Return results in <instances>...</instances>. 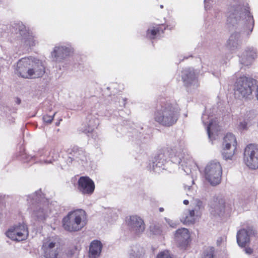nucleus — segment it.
<instances>
[{"mask_svg": "<svg viewBox=\"0 0 258 258\" xmlns=\"http://www.w3.org/2000/svg\"><path fill=\"white\" fill-rule=\"evenodd\" d=\"M179 109L176 103L162 102L154 114L155 121L161 125L170 127L175 124L178 119Z\"/></svg>", "mask_w": 258, "mask_h": 258, "instance_id": "f257e3e1", "label": "nucleus"}, {"mask_svg": "<svg viewBox=\"0 0 258 258\" xmlns=\"http://www.w3.org/2000/svg\"><path fill=\"white\" fill-rule=\"evenodd\" d=\"M16 71L19 76L23 78L36 79L44 74L45 67L41 61L24 57L18 61Z\"/></svg>", "mask_w": 258, "mask_h": 258, "instance_id": "f03ea898", "label": "nucleus"}, {"mask_svg": "<svg viewBox=\"0 0 258 258\" xmlns=\"http://www.w3.org/2000/svg\"><path fill=\"white\" fill-rule=\"evenodd\" d=\"M87 215L85 210L77 209L69 212L62 219L63 228L70 232L82 230L87 224Z\"/></svg>", "mask_w": 258, "mask_h": 258, "instance_id": "7ed1b4c3", "label": "nucleus"}, {"mask_svg": "<svg viewBox=\"0 0 258 258\" xmlns=\"http://www.w3.org/2000/svg\"><path fill=\"white\" fill-rule=\"evenodd\" d=\"M222 168L220 163L212 161L208 163L205 169V178L211 184L216 185L221 180Z\"/></svg>", "mask_w": 258, "mask_h": 258, "instance_id": "20e7f679", "label": "nucleus"}, {"mask_svg": "<svg viewBox=\"0 0 258 258\" xmlns=\"http://www.w3.org/2000/svg\"><path fill=\"white\" fill-rule=\"evenodd\" d=\"M237 142L232 133H227L224 136L222 145V154L226 159L231 160L237 152Z\"/></svg>", "mask_w": 258, "mask_h": 258, "instance_id": "39448f33", "label": "nucleus"}, {"mask_svg": "<svg viewBox=\"0 0 258 258\" xmlns=\"http://www.w3.org/2000/svg\"><path fill=\"white\" fill-rule=\"evenodd\" d=\"M255 84V80L253 79L245 76L240 77L235 83L234 90L242 97H247L251 95Z\"/></svg>", "mask_w": 258, "mask_h": 258, "instance_id": "423d86ee", "label": "nucleus"}, {"mask_svg": "<svg viewBox=\"0 0 258 258\" xmlns=\"http://www.w3.org/2000/svg\"><path fill=\"white\" fill-rule=\"evenodd\" d=\"M244 162L251 169L258 168V145L250 144L245 147Z\"/></svg>", "mask_w": 258, "mask_h": 258, "instance_id": "0eeeda50", "label": "nucleus"}, {"mask_svg": "<svg viewBox=\"0 0 258 258\" xmlns=\"http://www.w3.org/2000/svg\"><path fill=\"white\" fill-rule=\"evenodd\" d=\"M6 235L13 240L20 241L27 239L29 231L25 224L19 223L10 228L6 232Z\"/></svg>", "mask_w": 258, "mask_h": 258, "instance_id": "6e6552de", "label": "nucleus"}, {"mask_svg": "<svg viewBox=\"0 0 258 258\" xmlns=\"http://www.w3.org/2000/svg\"><path fill=\"white\" fill-rule=\"evenodd\" d=\"M78 188L84 195H91L95 189L94 181L88 176H81L78 181Z\"/></svg>", "mask_w": 258, "mask_h": 258, "instance_id": "1a4fd4ad", "label": "nucleus"}, {"mask_svg": "<svg viewBox=\"0 0 258 258\" xmlns=\"http://www.w3.org/2000/svg\"><path fill=\"white\" fill-rule=\"evenodd\" d=\"M176 240L178 243V247L185 248L190 242V234L186 228L177 229L174 234Z\"/></svg>", "mask_w": 258, "mask_h": 258, "instance_id": "9d476101", "label": "nucleus"}, {"mask_svg": "<svg viewBox=\"0 0 258 258\" xmlns=\"http://www.w3.org/2000/svg\"><path fill=\"white\" fill-rule=\"evenodd\" d=\"M165 24H154L149 28L146 31V37L153 40L164 34L165 30L166 29Z\"/></svg>", "mask_w": 258, "mask_h": 258, "instance_id": "9b49d317", "label": "nucleus"}, {"mask_svg": "<svg viewBox=\"0 0 258 258\" xmlns=\"http://www.w3.org/2000/svg\"><path fill=\"white\" fill-rule=\"evenodd\" d=\"M128 225L137 235L143 232L145 229V224L143 220L136 215L130 217Z\"/></svg>", "mask_w": 258, "mask_h": 258, "instance_id": "f8f14e48", "label": "nucleus"}, {"mask_svg": "<svg viewBox=\"0 0 258 258\" xmlns=\"http://www.w3.org/2000/svg\"><path fill=\"white\" fill-rule=\"evenodd\" d=\"M226 206L225 200L222 198H217L212 203L210 211L214 215H221L228 208Z\"/></svg>", "mask_w": 258, "mask_h": 258, "instance_id": "ddd939ff", "label": "nucleus"}, {"mask_svg": "<svg viewBox=\"0 0 258 258\" xmlns=\"http://www.w3.org/2000/svg\"><path fill=\"white\" fill-rule=\"evenodd\" d=\"M102 245L101 242L97 240L92 241L89 246V258H98L101 253Z\"/></svg>", "mask_w": 258, "mask_h": 258, "instance_id": "4468645a", "label": "nucleus"}, {"mask_svg": "<svg viewBox=\"0 0 258 258\" xmlns=\"http://www.w3.org/2000/svg\"><path fill=\"white\" fill-rule=\"evenodd\" d=\"M55 243L53 242H45L43 245L44 256L46 258H57L58 252L53 249Z\"/></svg>", "mask_w": 258, "mask_h": 258, "instance_id": "2eb2a0df", "label": "nucleus"}, {"mask_svg": "<svg viewBox=\"0 0 258 258\" xmlns=\"http://www.w3.org/2000/svg\"><path fill=\"white\" fill-rule=\"evenodd\" d=\"M237 241L241 247H245L249 242V236L246 230L241 229L237 232Z\"/></svg>", "mask_w": 258, "mask_h": 258, "instance_id": "dca6fc26", "label": "nucleus"}, {"mask_svg": "<svg viewBox=\"0 0 258 258\" xmlns=\"http://www.w3.org/2000/svg\"><path fill=\"white\" fill-rule=\"evenodd\" d=\"M168 156L171 162L174 163H180L183 157L182 151L176 149H170L167 151Z\"/></svg>", "mask_w": 258, "mask_h": 258, "instance_id": "f3484780", "label": "nucleus"}, {"mask_svg": "<svg viewBox=\"0 0 258 258\" xmlns=\"http://www.w3.org/2000/svg\"><path fill=\"white\" fill-rule=\"evenodd\" d=\"M70 49L65 46L55 47L52 52V56L54 58L64 57L69 55Z\"/></svg>", "mask_w": 258, "mask_h": 258, "instance_id": "a211bd4d", "label": "nucleus"}, {"mask_svg": "<svg viewBox=\"0 0 258 258\" xmlns=\"http://www.w3.org/2000/svg\"><path fill=\"white\" fill-rule=\"evenodd\" d=\"M70 154L72 155V160L77 159H81L83 157H85V152L79 148L74 146L69 150Z\"/></svg>", "mask_w": 258, "mask_h": 258, "instance_id": "6ab92c4d", "label": "nucleus"}, {"mask_svg": "<svg viewBox=\"0 0 258 258\" xmlns=\"http://www.w3.org/2000/svg\"><path fill=\"white\" fill-rule=\"evenodd\" d=\"M182 78L185 85L188 86L195 79V75L191 71H184L183 72Z\"/></svg>", "mask_w": 258, "mask_h": 258, "instance_id": "aec40b11", "label": "nucleus"}, {"mask_svg": "<svg viewBox=\"0 0 258 258\" xmlns=\"http://www.w3.org/2000/svg\"><path fill=\"white\" fill-rule=\"evenodd\" d=\"M243 55L246 59L249 60H253L257 56L256 50L253 48H248L244 52Z\"/></svg>", "mask_w": 258, "mask_h": 258, "instance_id": "412c9836", "label": "nucleus"}, {"mask_svg": "<svg viewBox=\"0 0 258 258\" xmlns=\"http://www.w3.org/2000/svg\"><path fill=\"white\" fill-rule=\"evenodd\" d=\"M215 249L213 247L207 248L203 252L201 258H214Z\"/></svg>", "mask_w": 258, "mask_h": 258, "instance_id": "4be33fe9", "label": "nucleus"}, {"mask_svg": "<svg viewBox=\"0 0 258 258\" xmlns=\"http://www.w3.org/2000/svg\"><path fill=\"white\" fill-rule=\"evenodd\" d=\"M218 127V124L217 121L215 119H212L210 121L209 123L208 124L207 127V131L209 137H211V130H217Z\"/></svg>", "mask_w": 258, "mask_h": 258, "instance_id": "5701e85b", "label": "nucleus"}, {"mask_svg": "<svg viewBox=\"0 0 258 258\" xmlns=\"http://www.w3.org/2000/svg\"><path fill=\"white\" fill-rule=\"evenodd\" d=\"M157 258H173L168 251H162L160 252L158 255Z\"/></svg>", "mask_w": 258, "mask_h": 258, "instance_id": "b1692460", "label": "nucleus"}, {"mask_svg": "<svg viewBox=\"0 0 258 258\" xmlns=\"http://www.w3.org/2000/svg\"><path fill=\"white\" fill-rule=\"evenodd\" d=\"M195 214V211L194 210H190L189 212V215L191 219L190 220H186V219H187V217H186L184 222L186 223H192L194 221Z\"/></svg>", "mask_w": 258, "mask_h": 258, "instance_id": "393cba45", "label": "nucleus"}, {"mask_svg": "<svg viewBox=\"0 0 258 258\" xmlns=\"http://www.w3.org/2000/svg\"><path fill=\"white\" fill-rule=\"evenodd\" d=\"M56 112H55L53 115H48L47 114L44 115L43 117L44 121L47 123H51L52 121L54 116Z\"/></svg>", "mask_w": 258, "mask_h": 258, "instance_id": "a878e982", "label": "nucleus"}, {"mask_svg": "<svg viewBox=\"0 0 258 258\" xmlns=\"http://www.w3.org/2000/svg\"><path fill=\"white\" fill-rule=\"evenodd\" d=\"M238 127L240 130H242L246 129L247 122H245V121H244L243 122H241L238 125Z\"/></svg>", "mask_w": 258, "mask_h": 258, "instance_id": "bb28decb", "label": "nucleus"}, {"mask_svg": "<svg viewBox=\"0 0 258 258\" xmlns=\"http://www.w3.org/2000/svg\"><path fill=\"white\" fill-rule=\"evenodd\" d=\"M55 151V150L54 149H52L49 152V156H51L52 158H57L58 156V153L57 152V153L55 154H54V152Z\"/></svg>", "mask_w": 258, "mask_h": 258, "instance_id": "cd10ccee", "label": "nucleus"}, {"mask_svg": "<svg viewBox=\"0 0 258 258\" xmlns=\"http://www.w3.org/2000/svg\"><path fill=\"white\" fill-rule=\"evenodd\" d=\"M245 252L248 254H251L253 252L252 249H251L250 247L245 248Z\"/></svg>", "mask_w": 258, "mask_h": 258, "instance_id": "c85d7f7f", "label": "nucleus"}, {"mask_svg": "<svg viewBox=\"0 0 258 258\" xmlns=\"http://www.w3.org/2000/svg\"><path fill=\"white\" fill-rule=\"evenodd\" d=\"M16 102L18 104H20L21 103V99L20 98H17L16 99Z\"/></svg>", "mask_w": 258, "mask_h": 258, "instance_id": "c756f323", "label": "nucleus"}, {"mask_svg": "<svg viewBox=\"0 0 258 258\" xmlns=\"http://www.w3.org/2000/svg\"><path fill=\"white\" fill-rule=\"evenodd\" d=\"M188 203H189V202H188V200H184V201H183V204H185V205H188Z\"/></svg>", "mask_w": 258, "mask_h": 258, "instance_id": "7c9ffc66", "label": "nucleus"}, {"mask_svg": "<svg viewBox=\"0 0 258 258\" xmlns=\"http://www.w3.org/2000/svg\"><path fill=\"white\" fill-rule=\"evenodd\" d=\"M256 96L257 99H258V85H257L256 90Z\"/></svg>", "mask_w": 258, "mask_h": 258, "instance_id": "2f4dec72", "label": "nucleus"}, {"mask_svg": "<svg viewBox=\"0 0 258 258\" xmlns=\"http://www.w3.org/2000/svg\"><path fill=\"white\" fill-rule=\"evenodd\" d=\"M160 212H163L164 211V209L163 208H160L159 209Z\"/></svg>", "mask_w": 258, "mask_h": 258, "instance_id": "473e14b6", "label": "nucleus"}, {"mask_svg": "<svg viewBox=\"0 0 258 258\" xmlns=\"http://www.w3.org/2000/svg\"><path fill=\"white\" fill-rule=\"evenodd\" d=\"M44 152H46V151H45L44 149H42V153H43Z\"/></svg>", "mask_w": 258, "mask_h": 258, "instance_id": "72a5a7b5", "label": "nucleus"}, {"mask_svg": "<svg viewBox=\"0 0 258 258\" xmlns=\"http://www.w3.org/2000/svg\"><path fill=\"white\" fill-rule=\"evenodd\" d=\"M205 116H206V115H204V116H203V119L204 118Z\"/></svg>", "mask_w": 258, "mask_h": 258, "instance_id": "f704fd0d", "label": "nucleus"}]
</instances>
